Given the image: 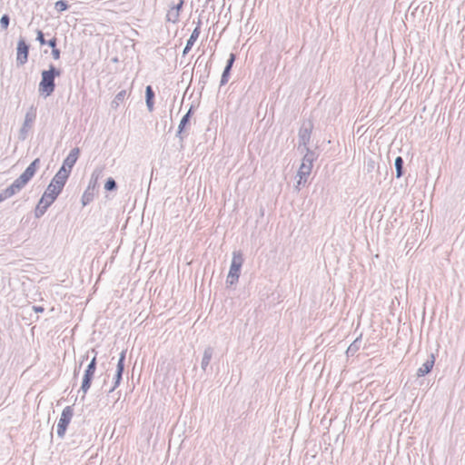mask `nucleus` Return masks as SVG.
I'll return each mask as SVG.
<instances>
[{"instance_id":"obj_12","label":"nucleus","mask_w":465,"mask_h":465,"mask_svg":"<svg viewBox=\"0 0 465 465\" xmlns=\"http://www.w3.org/2000/svg\"><path fill=\"white\" fill-rule=\"evenodd\" d=\"M435 362V358L433 354H430V357L426 360V361L418 369L417 376L423 377L428 374L433 368Z\"/></svg>"},{"instance_id":"obj_5","label":"nucleus","mask_w":465,"mask_h":465,"mask_svg":"<svg viewBox=\"0 0 465 465\" xmlns=\"http://www.w3.org/2000/svg\"><path fill=\"white\" fill-rule=\"evenodd\" d=\"M74 415V411L71 406H66L61 414V417L57 423V435L60 438H64L67 426L70 423Z\"/></svg>"},{"instance_id":"obj_23","label":"nucleus","mask_w":465,"mask_h":465,"mask_svg":"<svg viewBox=\"0 0 465 465\" xmlns=\"http://www.w3.org/2000/svg\"><path fill=\"white\" fill-rule=\"evenodd\" d=\"M93 200V193L86 190L82 196V203L84 206L87 205Z\"/></svg>"},{"instance_id":"obj_29","label":"nucleus","mask_w":465,"mask_h":465,"mask_svg":"<svg viewBox=\"0 0 465 465\" xmlns=\"http://www.w3.org/2000/svg\"><path fill=\"white\" fill-rule=\"evenodd\" d=\"M9 16L7 15H4L0 19V25L3 29H6L9 25Z\"/></svg>"},{"instance_id":"obj_9","label":"nucleus","mask_w":465,"mask_h":465,"mask_svg":"<svg viewBox=\"0 0 465 465\" xmlns=\"http://www.w3.org/2000/svg\"><path fill=\"white\" fill-rule=\"evenodd\" d=\"M80 154V149L75 147L72 149L67 155V157L64 160L63 165L61 168H64L69 174L75 164Z\"/></svg>"},{"instance_id":"obj_30","label":"nucleus","mask_w":465,"mask_h":465,"mask_svg":"<svg viewBox=\"0 0 465 465\" xmlns=\"http://www.w3.org/2000/svg\"><path fill=\"white\" fill-rule=\"evenodd\" d=\"M234 60H235V56L233 54H230V58L227 60V64H226V66L225 68H229V69H232V66L234 63Z\"/></svg>"},{"instance_id":"obj_34","label":"nucleus","mask_w":465,"mask_h":465,"mask_svg":"<svg viewBox=\"0 0 465 465\" xmlns=\"http://www.w3.org/2000/svg\"><path fill=\"white\" fill-rule=\"evenodd\" d=\"M48 45L52 47V49H54L56 46V39L53 38L47 42Z\"/></svg>"},{"instance_id":"obj_26","label":"nucleus","mask_w":465,"mask_h":465,"mask_svg":"<svg viewBox=\"0 0 465 465\" xmlns=\"http://www.w3.org/2000/svg\"><path fill=\"white\" fill-rule=\"evenodd\" d=\"M104 188L107 191H113V190L116 189L115 181L113 178H109L104 184Z\"/></svg>"},{"instance_id":"obj_14","label":"nucleus","mask_w":465,"mask_h":465,"mask_svg":"<svg viewBox=\"0 0 465 465\" xmlns=\"http://www.w3.org/2000/svg\"><path fill=\"white\" fill-rule=\"evenodd\" d=\"M213 354V349L212 347H206L203 351V355L201 362V368L203 371H206L207 367L210 364V361L212 360Z\"/></svg>"},{"instance_id":"obj_32","label":"nucleus","mask_w":465,"mask_h":465,"mask_svg":"<svg viewBox=\"0 0 465 465\" xmlns=\"http://www.w3.org/2000/svg\"><path fill=\"white\" fill-rule=\"evenodd\" d=\"M36 39L40 42L41 45H45L46 43L45 38H44V34L40 30L37 31V37H36Z\"/></svg>"},{"instance_id":"obj_33","label":"nucleus","mask_w":465,"mask_h":465,"mask_svg":"<svg viewBox=\"0 0 465 465\" xmlns=\"http://www.w3.org/2000/svg\"><path fill=\"white\" fill-rule=\"evenodd\" d=\"M52 55H53V58L57 60L60 58V51L56 48L54 49H52Z\"/></svg>"},{"instance_id":"obj_13","label":"nucleus","mask_w":465,"mask_h":465,"mask_svg":"<svg viewBox=\"0 0 465 465\" xmlns=\"http://www.w3.org/2000/svg\"><path fill=\"white\" fill-rule=\"evenodd\" d=\"M311 138V128L302 126L299 131V144L303 145L304 149L307 151V144L310 142Z\"/></svg>"},{"instance_id":"obj_35","label":"nucleus","mask_w":465,"mask_h":465,"mask_svg":"<svg viewBox=\"0 0 465 465\" xmlns=\"http://www.w3.org/2000/svg\"><path fill=\"white\" fill-rule=\"evenodd\" d=\"M183 1L181 0V1H179L178 5L176 6H174L173 8H172V9L173 10H177L178 13H179L181 8H182V6H183Z\"/></svg>"},{"instance_id":"obj_8","label":"nucleus","mask_w":465,"mask_h":465,"mask_svg":"<svg viewBox=\"0 0 465 465\" xmlns=\"http://www.w3.org/2000/svg\"><path fill=\"white\" fill-rule=\"evenodd\" d=\"M69 175L70 174L64 168H60L49 184L54 185L57 191L62 192Z\"/></svg>"},{"instance_id":"obj_1","label":"nucleus","mask_w":465,"mask_h":465,"mask_svg":"<svg viewBox=\"0 0 465 465\" xmlns=\"http://www.w3.org/2000/svg\"><path fill=\"white\" fill-rule=\"evenodd\" d=\"M40 164V159H35L25 172L14 183L0 193V203L18 193L34 177Z\"/></svg>"},{"instance_id":"obj_20","label":"nucleus","mask_w":465,"mask_h":465,"mask_svg":"<svg viewBox=\"0 0 465 465\" xmlns=\"http://www.w3.org/2000/svg\"><path fill=\"white\" fill-rule=\"evenodd\" d=\"M200 24L201 22L199 21L198 22V25L197 26L194 28V30L193 31L190 38L188 39L187 43L188 45H193L194 43L196 42V40L198 39L199 35H200V33H201V30H200Z\"/></svg>"},{"instance_id":"obj_31","label":"nucleus","mask_w":465,"mask_h":465,"mask_svg":"<svg viewBox=\"0 0 465 465\" xmlns=\"http://www.w3.org/2000/svg\"><path fill=\"white\" fill-rule=\"evenodd\" d=\"M306 182H307V178L301 179V177H299V180L297 181V183L295 185V189L297 191H300L301 186L304 185L306 183Z\"/></svg>"},{"instance_id":"obj_11","label":"nucleus","mask_w":465,"mask_h":465,"mask_svg":"<svg viewBox=\"0 0 465 465\" xmlns=\"http://www.w3.org/2000/svg\"><path fill=\"white\" fill-rule=\"evenodd\" d=\"M61 191H57L56 188L54 187V185L48 184L46 190L45 191L44 194L41 197V203H45L47 205H51L57 196L60 194Z\"/></svg>"},{"instance_id":"obj_27","label":"nucleus","mask_w":465,"mask_h":465,"mask_svg":"<svg viewBox=\"0 0 465 465\" xmlns=\"http://www.w3.org/2000/svg\"><path fill=\"white\" fill-rule=\"evenodd\" d=\"M230 71H231V69L224 68L223 73L222 74V78H221V85L227 84V82L229 80Z\"/></svg>"},{"instance_id":"obj_15","label":"nucleus","mask_w":465,"mask_h":465,"mask_svg":"<svg viewBox=\"0 0 465 465\" xmlns=\"http://www.w3.org/2000/svg\"><path fill=\"white\" fill-rule=\"evenodd\" d=\"M192 110H193V108L191 107L189 109V111L183 116V118H182V120H181V122L179 124L177 136L180 138V140L183 139V130H184L186 124L190 121Z\"/></svg>"},{"instance_id":"obj_2","label":"nucleus","mask_w":465,"mask_h":465,"mask_svg":"<svg viewBox=\"0 0 465 465\" xmlns=\"http://www.w3.org/2000/svg\"><path fill=\"white\" fill-rule=\"evenodd\" d=\"M60 70L56 69L53 64L50 65L48 70L42 72V79L39 84V92L49 96L55 87L54 78L60 76Z\"/></svg>"},{"instance_id":"obj_36","label":"nucleus","mask_w":465,"mask_h":465,"mask_svg":"<svg viewBox=\"0 0 465 465\" xmlns=\"http://www.w3.org/2000/svg\"><path fill=\"white\" fill-rule=\"evenodd\" d=\"M193 45H190L188 44H186L184 49H183V54L185 55L189 53V51L192 49Z\"/></svg>"},{"instance_id":"obj_37","label":"nucleus","mask_w":465,"mask_h":465,"mask_svg":"<svg viewBox=\"0 0 465 465\" xmlns=\"http://www.w3.org/2000/svg\"><path fill=\"white\" fill-rule=\"evenodd\" d=\"M33 310L36 312H44V308L41 307V306H34L33 307Z\"/></svg>"},{"instance_id":"obj_24","label":"nucleus","mask_w":465,"mask_h":465,"mask_svg":"<svg viewBox=\"0 0 465 465\" xmlns=\"http://www.w3.org/2000/svg\"><path fill=\"white\" fill-rule=\"evenodd\" d=\"M179 19V14L177 10L171 9L167 14V20L173 23L177 22Z\"/></svg>"},{"instance_id":"obj_28","label":"nucleus","mask_w":465,"mask_h":465,"mask_svg":"<svg viewBox=\"0 0 465 465\" xmlns=\"http://www.w3.org/2000/svg\"><path fill=\"white\" fill-rule=\"evenodd\" d=\"M123 373L116 372L114 376V384L113 388L110 390V392L114 391L119 385L122 380Z\"/></svg>"},{"instance_id":"obj_17","label":"nucleus","mask_w":465,"mask_h":465,"mask_svg":"<svg viewBox=\"0 0 465 465\" xmlns=\"http://www.w3.org/2000/svg\"><path fill=\"white\" fill-rule=\"evenodd\" d=\"M361 343V338L355 339L346 351L347 356H353L359 351Z\"/></svg>"},{"instance_id":"obj_38","label":"nucleus","mask_w":465,"mask_h":465,"mask_svg":"<svg viewBox=\"0 0 465 465\" xmlns=\"http://www.w3.org/2000/svg\"><path fill=\"white\" fill-rule=\"evenodd\" d=\"M98 175H99V173H96V171H94L92 174V177H94L95 176V179L98 178Z\"/></svg>"},{"instance_id":"obj_10","label":"nucleus","mask_w":465,"mask_h":465,"mask_svg":"<svg viewBox=\"0 0 465 465\" xmlns=\"http://www.w3.org/2000/svg\"><path fill=\"white\" fill-rule=\"evenodd\" d=\"M29 47L24 39H20L17 43L16 62L23 65L27 62Z\"/></svg>"},{"instance_id":"obj_6","label":"nucleus","mask_w":465,"mask_h":465,"mask_svg":"<svg viewBox=\"0 0 465 465\" xmlns=\"http://www.w3.org/2000/svg\"><path fill=\"white\" fill-rule=\"evenodd\" d=\"M36 118V109L32 106L25 116L24 124L19 131V139L25 141L27 138L28 132L33 127L34 122Z\"/></svg>"},{"instance_id":"obj_22","label":"nucleus","mask_w":465,"mask_h":465,"mask_svg":"<svg viewBox=\"0 0 465 465\" xmlns=\"http://www.w3.org/2000/svg\"><path fill=\"white\" fill-rule=\"evenodd\" d=\"M125 354H126V351H122L121 353H120V357H119V360H118V362H117V366H116V372H119V373H123L124 372V360H125Z\"/></svg>"},{"instance_id":"obj_25","label":"nucleus","mask_w":465,"mask_h":465,"mask_svg":"<svg viewBox=\"0 0 465 465\" xmlns=\"http://www.w3.org/2000/svg\"><path fill=\"white\" fill-rule=\"evenodd\" d=\"M54 7L58 12H63L68 8V5L65 1L59 0L54 4Z\"/></svg>"},{"instance_id":"obj_16","label":"nucleus","mask_w":465,"mask_h":465,"mask_svg":"<svg viewBox=\"0 0 465 465\" xmlns=\"http://www.w3.org/2000/svg\"><path fill=\"white\" fill-rule=\"evenodd\" d=\"M153 97L154 93L150 85L146 87L145 90V98H146V105L149 110V112H153Z\"/></svg>"},{"instance_id":"obj_19","label":"nucleus","mask_w":465,"mask_h":465,"mask_svg":"<svg viewBox=\"0 0 465 465\" xmlns=\"http://www.w3.org/2000/svg\"><path fill=\"white\" fill-rule=\"evenodd\" d=\"M49 206L50 205H47V204H45V203H41V200H39V202H38V203H37V205L35 207V216L36 218L42 217L45 213V212H46V210L48 209Z\"/></svg>"},{"instance_id":"obj_4","label":"nucleus","mask_w":465,"mask_h":465,"mask_svg":"<svg viewBox=\"0 0 465 465\" xmlns=\"http://www.w3.org/2000/svg\"><path fill=\"white\" fill-rule=\"evenodd\" d=\"M315 154L312 151L307 148V152L304 154L300 168L297 173V176L302 178H307L312 173L313 162L315 160Z\"/></svg>"},{"instance_id":"obj_18","label":"nucleus","mask_w":465,"mask_h":465,"mask_svg":"<svg viewBox=\"0 0 465 465\" xmlns=\"http://www.w3.org/2000/svg\"><path fill=\"white\" fill-rule=\"evenodd\" d=\"M126 95L127 94L125 90L120 91L112 101V107L116 109L119 104L125 99Z\"/></svg>"},{"instance_id":"obj_3","label":"nucleus","mask_w":465,"mask_h":465,"mask_svg":"<svg viewBox=\"0 0 465 465\" xmlns=\"http://www.w3.org/2000/svg\"><path fill=\"white\" fill-rule=\"evenodd\" d=\"M242 263H243V257H242V254L241 253V252H237V251L233 252L230 271L227 275V280H226L227 283L232 285L238 282Z\"/></svg>"},{"instance_id":"obj_21","label":"nucleus","mask_w":465,"mask_h":465,"mask_svg":"<svg viewBox=\"0 0 465 465\" xmlns=\"http://www.w3.org/2000/svg\"><path fill=\"white\" fill-rule=\"evenodd\" d=\"M395 168H396V177L400 178L403 174V159L401 156H398L395 159Z\"/></svg>"},{"instance_id":"obj_7","label":"nucleus","mask_w":465,"mask_h":465,"mask_svg":"<svg viewBox=\"0 0 465 465\" xmlns=\"http://www.w3.org/2000/svg\"><path fill=\"white\" fill-rule=\"evenodd\" d=\"M95 370H96V357L94 356L92 359V361H90V363L88 364V366L84 371V378H83V382H82V386H81L80 390L83 391L84 395L87 393V391H89V389L91 387L92 380L94 375Z\"/></svg>"}]
</instances>
